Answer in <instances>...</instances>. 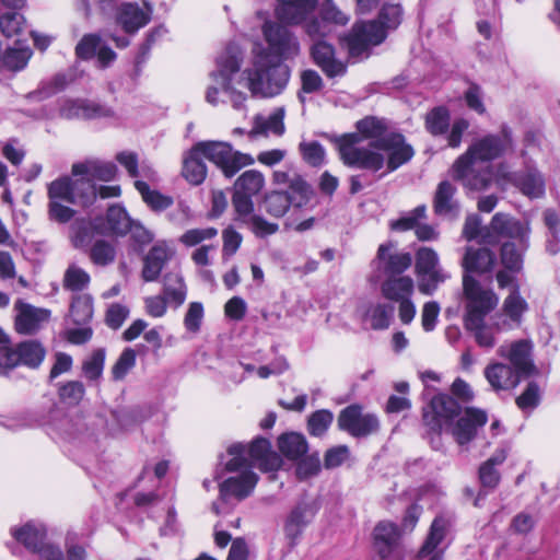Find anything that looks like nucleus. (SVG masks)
I'll return each mask as SVG.
<instances>
[{"label":"nucleus","mask_w":560,"mask_h":560,"mask_svg":"<svg viewBox=\"0 0 560 560\" xmlns=\"http://www.w3.org/2000/svg\"><path fill=\"white\" fill-rule=\"evenodd\" d=\"M262 34L268 44L269 54L255 57L253 66L241 71L243 55L235 44L229 45L215 60V69L210 72L211 83L206 90V101L212 106L225 103L222 95L229 97L233 108H245L248 90L253 96L272 97L282 92L289 70L282 60L293 59L301 51L298 37L279 23L267 21Z\"/></svg>","instance_id":"obj_1"},{"label":"nucleus","mask_w":560,"mask_h":560,"mask_svg":"<svg viewBox=\"0 0 560 560\" xmlns=\"http://www.w3.org/2000/svg\"><path fill=\"white\" fill-rule=\"evenodd\" d=\"M512 145L511 130L506 126H503L497 135H487L477 139L454 163V178L469 189H486L493 177L492 166L487 162L500 158L511 150Z\"/></svg>","instance_id":"obj_2"},{"label":"nucleus","mask_w":560,"mask_h":560,"mask_svg":"<svg viewBox=\"0 0 560 560\" xmlns=\"http://www.w3.org/2000/svg\"><path fill=\"white\" fill-rule=\"evenodd\" d=\"M459 412L460 407L454 398L445 394H439L423 409V422L430 431L438 434L443 430L451 429L457 443L464 445L475 438L478 428L483 427L488 418L485 411L468 408L456 424L452 425L454 418Z\"/></svg>","instance_id":"obj_3"},{"label":"nucleus","mask_w":560,"mask_h":560,"mask_svg":"<svg viewBox=\"0 0 560 560\" xmlns=\"http://www.w3.org/2000/svg\"><path fill=\"white\" fill-rule=\"evenodd\" d=\"M357 129L365 139H371L369 147H359L360 137L355 133L343 136L338 142L341 161L349 167L377 172L385 165V156L376 151L380 141L386 138L385 120L365 117L357 122Z\"/></svg>","instance_id":"obj_4"},{"label":"nucleus","mask_w":560,"mask_h":560,"mask_svg":"<svg viewBox=\"0 0 560 560\" xmlns=\"http://www.w3.org/2000/svg\"><path fill=\"white\" fill-rule=\"evenodd\" d=\"M48 196L50 218L66 223L72 219L74 211L61 205V201L88 207L95 201L96 190L89 179H72L65 176L50 183Z\"/></svg>","instance_id":"obj_5"},{"label":"nucleus","mask_w":560,"mask_h":560,"mask_svg":"<svg viewBox=\"0 0 560 560\" xmlns=\"http://www.w3.org/2000/svg\"><path fill=\"white\" fill-rule=\"evenodd\" d=\"M131 219L126 210L117 205L108 208L106 219L77 221L71 226V242L75 248L85 249L96 235H126L131 229Z\"/></svg>","instance_id":"obj_6"},{"label":"nucleus","mask_w":560,"mask_h":560,"mask_svg":"<svg viewBox=\"0 0 560 560\" xmlns=\"http://www.w3.org/2000/svg\"><path fill=\"white\" fill-rule=\"evenodd\" d=\"M228 454L231 456L225 464L228 471L252 469L254 466L266 472L276 471L282 464L280 456L271 451L270 442L264 438L254 440L249 446L242 443L232 444L228 448Z\"/></svg>","instance_id":"obj_7"},{"label":"nucleus","mask_w":560,"mask_h":560,"mask_svg":"<svg viewBox=\"0 0 560 560\" xmlns=\"http://www.w3.org/2000/svg\"><path fill=\"white\" fill-rule=\"evenodd\" d=\"M45 354L44 347L35 340L24 341L19 343L16 348H12L9 336L0 327L1 371H9L18 365L36 369L44 361Z\"/></svg>","instance_id":"obj_8"},{"label":"nucleus","mask_w":560,"mask_h":560,"mask_svg":"<svg viewBox=\"0 0 560 560\" xmlns=\"http://www.w3.org/2000/svg\"><path fill=\"white\" fill-rule=\"evenodd\" d=\"M195 148L200 155L219 166L226 177L234 176L241 168L255 162L249 154L233 151L232 145L228 142H199Z\"/></svg>","instance_id":"obj_9"},{"label":"nucleus","mask_w":560,"mask_h":560,"mask_svg":"<svg viewBox=\"0 0 560 560\" xmlns=\"http://www.w3.org/2000/svg\"><path fill=\"white\" fill-rule=\"evenodd\" d=\"M415 271L418 277V289L424 295H432L450 277L441 267L438 253L427 246L416 252Z\"/></svg>","instance_id":"obj_10"},{"label":"nucleus","mask_w":560,"mask_h":560,"mask_svg":"<svg viewBox=\"0 0 560 560\" xmlns=\"http://www.w3.org/2000/svg\"><path fill=\"white\" fill-rule=\"evenodd\" d=\"M463 290L466 299L464 322L486 318L499 303L494 291L482 288L471 275L463 276Z\"/></svg>","instance_id":"obj_11"},{"label":"nucleus","mask_w":560,"mask_h":560,"mask_svg":"<svg viewBox=\"0 0 560 560\" xmlns=\"http://www.w3.org/2000/svg\"><path fill=\"white\" fill-rule=\"evenodd\" d=\"M529 232L528 223L521 222L510 214L498 212L492 217L482 238L488 244H495L499 238H509L511 242L524 244L529 238Z\"/></svg>","instance_id":"obj_12"},{"label":"nucleus","mask_w":560,"mask_h":560,"mask_svg":"<svg viewBox=\"0 0 560 560\" xmlns=\"http://www.w3.org/2000/svg\"><path fill=\"white\" fill-rule=\"evenodd\" d=\"M386 37V32L376 21L357 23L345 43L351 57H361L366 55L369 48L381 44Z\"/></svg>","instance_id":"obj_13"},{"label":"nucleus","mask_w":560,"mask_h":560,"mask_svg":"<svg viewBox=\"0 0 560 560\" xmlns=\"http://www.w3.org/2000/svg\"><path fill=\"white\" fill-rule=\"evenodd\" d=\"M338 427L354 438H361L377 432L380 422L375 415L363 413L359 405H350L339 413Z\"/></svg>","instance_id":"obj_14"},{"label":"nucleus","mask_w":560,"mask_h":560,"mask_svg":"<svg viewBox=\"0 0 560 560\" xmlns=\"http://www.w3.org/2000/svg\"><path fill=\"white\" fill-rule=\"evenodd\" d=\"M373 264L387 277L402 276L411 266L412 256L399 250L395 243L387 242L378 246Z\"/></svg>","instance_id":"obj_15"},{"label":"nucleus","mask_w":560,"mask_h":560,"mask_svg":"<svg viewBox=\"0 0 560 560\" xmlns=\"http://www.w3.org/2000/svg\"><path fill=\"white\" fill-rule=\"evenodd\" d=\"M310 54L313 62L328 79L341 78L347 73V62L337 57L335 47L326 40L313 43Z\"/></svg>","instance_id":"obj_16"},{"label":"nucleus","mask_w":560,"mask_h":560,"mask_svg":"<svg viewBox=\"0 0 560 560\" xmlns=\"http://www.w3.org/2000/svg\"><path fill=\"white\" fill-rule=\"evenodd\" d=\"M58 116L63 119H94L112 116L106 106L88 100L61 98L57 102Z\"/></svg>","instance_id":"obj_17"},{"label":"nucleus","mask_w":560,"mask_h":560,"mask_svg":"<svg viewBox=\"0 0 560 560\" xmlns=\"http://www.w3.org/2000/svg\"><path fill=\"white\" fill-rule=\"evenodd\" d=\"M528 311V303L521 295L517 288L511 290L508 296L503 300L501 312L494 314L497 318V326L499 328H506L513 330L521 327L524 314Z\"/></svg>","instance_id":"obj_18"},{"label":"nucleus","mask_w":560,"mask_h":560,"mask_svg":"<svg viewBox=\"0 0 560 560\" xmlns=\"http://www.w3.org/2000/svg\"><path fill=\"white\" fill-rule=\"evenodd\" d=\"M399 532L392 522H380L374 528V547L378 560H400L398 550Z\"/></svg>","instance_id":"obj_19"},{"label":"nucleus","mask_w":560,"mask_h":560,"mask_svg":"<svg viewBox=\"0 0 560 560\" xmlns=\"http://www.w3.org/2000/svg\"><path fill=\"white\" fill-rule=\"evenodd\" d=\"M376 151H383L387 154L386 166L388 172L397 170L399 166L410 161L415 154L411 145L406 143L405 137L395 132L382 139Z\"/></svg>","instance_id":"obj_20"},{"label":"nucleus","mask_w":560,"mask_h":560,"mask_svg":"<svg viewBox=\"0 0 560 560\" xmlns=\"http://www.w3.org/2000/svg\"><path fill=\"white\" fill-rule=\"evenodd\" d=\"M234 471L237 472L235 476L225 479L220 485V494L223 498L235 497L242 500L253 492L257 485L258 476L249 468Z\"/></svg>","instance_id":"obj_21"},{"label":"nucleus","mask_w":560,"mask_h":560,"mask_svg":"<svg viewBox=\"0 0 560 560\" xmlns=\"http://www.w3.org/2000/svg\"><path fill=\"white\" fill-rule=\"evenodd\" d=\"M464 327L472 335L477 346L486 351H490L497 346L500 332L509 331L506 328L497 326L494 316H491L489 322H486V318L464 322Z\"/></svg>","instance_id":"obj_22"},{"label":"nucleus","mask_w":560,"mask_h":560,"mask_svg":"<svg viewBox=\"0 0 560 560\" xmlns=\"http://www.w3.org/2000/svg\"><path fill=\"white\" fill-rule=\"evenodd\" d=\"M72 175L80 176L79 179H89L94 186L93 179L109 182L115 178L117 167L112 162L98 159H89L72 165Z\"/></svg>","instance_id":"obj_23"},{"label":"nucleus","mask_w":560,"mask_h":560,"mask_svg":"<svg viewBox=\"0 0 560 560\" xmlns=\"http://www.w3.org/2000/svg\"><path fill=\"white\" fill-rule=\"evenodd\" d=\"M152 9L137 3H122L116 14L117 23L126 33L135 34L151 20Z\"/></svg>","instance_id":"obj_24"},{"label":"nucleus","mask_w":560,"mask_h":560,"mask_svg":"<svg viewBox=\"0 0 560 560\" xmlns=\"http://www.w3.org/2000/svg\"><path fill=\"white\" fill-rule=\"evenodd\" d=\"M497 353L499 357L508 359L512 368L522 376L528 375L534 369L529 358L530 346L525 340H517L511 345H501Z\"/></svg>","instance_id":"obj_25"},{"label":"nucleus","mask_w":560,"mask_h":560,"mask_svg":"<svg viewBox=\"0 0 560 560\" xmlns=\"http://www.w3.org/2000/svg\"><path fill=\"white\" fill-rule=\"evenodd\" d=\"M16 310L15 328L18 332L24 335L34 334L50 316L48 310L37 308L22 302L16 304Z\"/></svg>","instance_id":"obj_26"},{"label":"nucleus","mask_w":560,"mask_h":560,"mask_svg":"<svg viewBox=\"0 0 560 560\" xmlns=\"http://www.w3.org/2000/svg\"><path fill=\"white\" fill-rule=\"evenodd\" d=\"M509 180L520 189V191L534 199L545 195V178L536 168H527L516 172L509 176Z\"/></svg>","instance_id":"obj_27"},{"label":"nucleus","mask_w":560,"mask_h":560,"mask_svg":"<svg viewBox=\"0 0 560 560\" xmlns=\"http://www.w3.org/2000/svg\"><path fill=\"white\" fill-rule=\"evenodd\" d=\"M495 262L497 256L492 250L486 247H467L462 260V267L465 271L464 275L472 272L487 273L493 270Z\"/></svg>","instance_id":"obj_28"},{"label":"nucleus","mask_w":560,"mask_h":560,"mask_svg":"<svg viewBox=\"0 0 560 560\" xmlns=\"http://www.w3.org/2000/svg\"><path fill=\"white\" fill-rule=\"evenodd\" d=\"M447 526L448 521L443 516L434 518L428 537L419 550L420 559L429 557V560H443V549H439V546L445 537Z\"/></svg>","instance_id":"obj_29"},{"label":"nucleus","mask_w":560,"mask_h":560,"mask_svg":"<svg viewBox=\"0 0 560 560\" xmlns=\"http://www.w3.org/2000/svg\"><path fill=\"white\" fill-rule=\"evenodd\" d=\"M318 0H279L277 18L287 24H300L314 10Z\"/></svg>","instance_id":"obj_30"},{"label":"nucleus","mask_w":560,"mask_h":560,"mask_svg":"<svg viewBox=\"0 0 560 560\" xmlns=\"http://www.w3.org/2000/svg\"><path fill=\"white\" fill-rule=\"evenodd\" d=\"M485 376L494 390H505L516 387L522 375L511 365L497 362L485 369Z\"/></svg>","instance_id":"obj_31"},{"label":"nucleus","mask_w":560,"mask_h":560,"mask_svg":"<svg viewBox=\"0 0 560 560\" xmlns=\"http://www.w3.org/2000/svg\"><path fill=\"white\" fill-rule=\"evenodd\" d=\"M413 279L409 276L387 277L381 284L382 296L392 302H400L412 296Z\"/></svg>","instance_id":"obj_32"},{"label":"nucleus","mask_w":560,"mask_h":560,"mask_svg":"<svg viewBox=\"0 0 560 560\" xmlns=\"http://www.w3.org/2000/svg\"><path fill=\"white\" fill-rule=\"evenodd\" d=\"M11 534L27 550L36 552L45 542L46 528L40 523L27 522L21 527H13Z\"/></svg>","instance_id":"obj_33"},{"label":"nucleus","mask_w":560,"mask_h":560,"mask_svg":"<svg viewBox=\"0 0 560 560\" xmlns=\"http://www.w3.org/2000/svg\"><path fill=\"white\" fill-rule=\"evenodd\" d=\"M456 187L447 180L441 182L433 199L434 212L438 215L454 217L458 214L459 206L455 199Z\"/></svg>","instance_id":"obj_34"},{"label":"nucleus","mask_w":560,"mask_h":560,"mask_svg":"<svg viewBox=\"0 0 560 560\" xmlns=\"http://www.w3.org/2000/svg\"><path fill=\"white\" fill-rule=\"evenodd\" d=\"M171 307L178 308L187 296V287L183 276L177 271H170L163 278V294Z\"/></svg>","instance_id":"obj_35"},{"label":"nucleus","mask_w":560,"mask_h":560,"mask_svg":"<svg viewBox=\"0 0 560 560\" xmlns=\"http://www.w3.org/2000/svg\"><path fill=\"white\" fill-rule=\"evenodd\" d=\"M284 109L276 108L268 116L257 115L254 118V126L250 131L252 135H264L269 133L281 136L284 132Z\"/></svg>","instance_id":"obj_36"},{"label":"nucleus","mask_w":560,"mask_h":560,"mask_svg":"<svg viewBox=\"0 0 560 560\" xmlns=\"http://www.w3.org/2000/svg\"><path fill=\"white\" fill-rule=\"evenodd\" d=\"M182 175L191 185H200L207 176V166L195 147L183 159Z\"/></svg>","instance_id":"obj_37"},{"label":"nucleus","mask_w":560,"mask_h":560,"mask_svg":"<svg viewBox=\"0 0 560 560\" xmlns=\"http://www.w3.org/2000/svg\"><path fill=\"white\" fill-rule=\"evenodd\" d=\"M528 248V240L521 244L520 242L506 241L500 249V260L504 268L512 271L523 269V256Z\"/></svg>","instance_id":"obj_38"},{"label":"nucleus","mask_w":560,"mask_h":560,"mask_svg":"<svg viewBox=\"0 0 560 560\" xmlns=\"http://www.w3.org/2000/svg\"><path fill=\"white\" fill-rule=\"evenodd\" d=\"M167 259L168 252L166 247L160 245L153 246L144 258L142 269L143 279L148 282L155 281Z\"/></svg>","instance_id":"obj_39"},{"label":"nucleus","mask_w":560,"mask_h":560,"mask_svg":"<svg viewBox=\"0 0 560 560\" xmlns=\"http://www.w3.org/2000/svg\"><path fill=\"white\" fill-rule=\"evenodd\" d=\"M284 192L290 200V205L298 209L307 207L315 197L313 187L302 176L295 177L292 185Z\"/></svg>","instance_id":"obj_40"},{"label":"nucleus","mask_w":560,"mask_h":560,"mask_svg":"<svg viewBox=\"0 0 560 560\" xmlns=\"http://www.w3.org/2000/svg\"><path fill=\"white\" fill-rule=\"evenodd\" d=\"M278 447L289 459H298L305 455L308 450L304 435L295 432L285 433L279 436Z\"/></svg>","instance_id":"obj_41"},{"label":"nucleus","mask_w":560,"mask_h":560,"mask_svg":"<svg viewBox=\"0 0 560 560\" xmlns=\"http://www.w3.org/2000/svg\"><path fill=\"white\" fill-rule=\"evenodd\" d=\"M86 248H89L90 260L98 267H106L116 259V247L110 241L93 240Z\"/></svg>","instance_id":"obj_42"},{"label":"nucleus","mask_w":560,"mask_h":560,"mask_svg":"<svg viewBox=\"0 0 560 560\" xmlns=\"http://www.w3.org/2000/svg\"><path fill=\"white\" fill-rule=\"evenodd\" d=\"M32 55L33 52L28 46L16 44L5 50L1 58L2 67L12 71H20L26 67Z\"/></svg>","instance_id":"obj_43"},{"label":"nucleus","mask_w":560,"mask_h":560,"mask_svg":"<svg viewBox=\"0 0 560 560\" xmlns=\"http://www.w3.org/2000/svg\"><path fill=\"white\" fill-rule=\"evenodd\" d=\"M135 187L141 195L143 201L154 211L165 210L173 205L172 197L151 189L145 182L136 180Z\"/></svg>","instance_id":"obj_44"},{"label":"nucleus","mask_w":560,"mask_h":560,"mask_svg":"<svg viewBox=\"0 0 560 560\" xmlns=\"http://www.w3.org/2000/svg\"><path fill=\"white\" fill-rule=\"evenodd\" d=\"M265 187V177L257 170L244 172L235 182L234 189L252 197L257 196Z\"/></svg>","instance_id":"obj_45"},{"label":"nucleus","mask_w":560,"mask_h":560,"mask_svg":"<svg viewBox=\"0 0 560 560\" xmlns=\"http://www.w3.org/2000/svg\"><path fill=\"white\" fill-rule=\"evenodd\" d=\"M393 313V306L383 303H376L372 304L366 310L365 318L373 329L382 330L389 327Z\"/></svg>","instance_id":"obj_46"},{"label":"nucleus","mask_w":560,"mask_h":560,"mask_svg":"<svg viewBox=\"0 0 560 560\" xmlns=\"http://www.w3.org/2000/svg\"><path fill=\"white\" fill-rule=\"evenodd\" d=\"M93 316V301L88 294L75 295L70 306V318L74 324L85 325Z\"/></svg>","instance_id":"obj_47"},{"label":"nucleus","mask_w":560,"mask_h":560,"mask_svg":"<svg viewBox=\"0 0 560 560\" xmlns=\"http://www.w3.org/2000/svg\"><path fill=\"white\" fill-rule=\"evenodd\" d=\"M425 126L433 136L445 135L450 126V113L445 107H436L427 114Z\"/></svg>","instance_id":"obj_48"},{"label":"nucleus","mask_w":560,"mask_h":560,"mask_svg":"<svg viewBox=\"0 0 560 560\" xmlns=\"http://www.w3.org/2000/svg\"><path fill=\"white\" fill-rule=\"evenodd\" d=\"M105 350L100 348L94 350L82 363L83 375L90 381H97L104 370Z\"/></svg>","instance_id":"obj_49"},{"label":"nucleus","mask_w":560,"mask_h":560,"mask_svg":"<svg viewBox=\"0 0 560 560\" xmlns=\"http://www.w3.org/2000/svg\"><path fill=\"white\" fill-rule=\"evenodd\" d=\"M334 420V415L327 409H320L313 412L307 421V430L313 436L324 435Z\"/></svg>","instance_id":"obj_50"},{"label":"nucleus","mask_w":560,"mask_h":560,"mask_svg":"<svg viewBox=\"0 0 560 560\" xmlns=\"http://www.w3.org/2000/svg\"><path fill=\"white\" fill-rule=\"evenodd\" d=\"M90 283V275L77 265H70L63 276V287L71 291H81Z\"/></svg>","instance_id":"obj_51"},{"label":"nucleus","mask_w":560,"mask_h":560,"mask_svg":"<svg viewBox=\"0 0 560 560\" xmlns=\"http://www.w3.org/2000/svg\"><path fill=\"white\" fill-rule=\"evenodd\" d=\"M290 206V200L284 191H271L265 197V210L275 218L283 217Z\"/></svg>","instance_id":"obj_52"},{"label":"nucleus","mask_w":560,"mask_h":560,"mask_svg":"<svg viewBox=\"0 0 560 560\" xmlns=\"http://www.w3.org/2000/svg\"><path fill=\"white\" fill-rule=\"evenodd\" d=\"M25 22V18L20 12H7L0 15V30L4 36L13 37L22 32Z\"/></svg>","instance_id":"obj_53"},{"label":"nucleus","mask_w":560,"mask_h":560,"mask_svg":"<svg viewBox=\"0 0 560 560\" xmlns=\"http://www.w3.org/2000/svg\"><path fill=\"white\" fill-rule=\"evenodd\" d=\"M303 160L312 166H320L325 163V149L317 141H303L299 145Z\"/></svg>","instance_id":"obj_54"},{"label":"nucleus","mask_w":560,"mask_h":560,"mask_svg":"<svg viewBox=\"0 0 560 560\" xmlns=\"http://www.w3.org/2000/svg\"><path fill=\"white\" fill-rule=\"evenodd\" d=\"M232 203L237 219L242 222H248V219L254 215V202L252 196L234 189Z\"/></svg>","instance_id":"obj_55"},{"label":"nucleus","mask_w":560,"mask_h":560,"mask_svg":"<svg viewBox=\"0 0 560 560\" xmlns=\"http://www.w3.org/2000/svg\"><path fill=\"white\" fill-rule=\"evenodd\" d=\"M427 207L424 205L416 207L412 211L401 217L390 224L393 230L408 231L415 230L419 225V221L425 218Z\"/></svg>","instance_id":"obj_56"},{"label":"nucleus","mask_w":560,"mask_h":560,"mask_svg":"<svg viewBox=\"0 0 560 560\" xmlns=\"http://www.w3.org/2000/svg\"><path fill=\"white\" fill-rule=\"evenodd\" d=\"M205 316L203 305L200 302H191L184 316V326L191 334L199 332Z\"/></svg>","instance_id":"obj_57"},{"label":"nucleus","mask_w":560,"mask_h":560,"mask_svg":"<svg viewBox=\"0 0 560 560\" xmlns=\"http://www.w3.org/2000/svg\"><path fill=\"white\" fill-rule=\"evenodd\" d=\"M135 364L136 352L130 348L125 349L112 368L113 378L116 381L122 380Z\"/></svg>","instance_id":"obj_58"},{"label":"nucleus","mask_w":560,"mask_h":560,"mask_svg":"<svg viewBox=\"0 0 560 560\" xmlns=\"http://www.w3.org/2000/svg\"><path fill=\"white\" fill-rule=\"evenodd\" d=\"M101 46V37L96 34H86L78 43L75 55L80 59H91L95 56L97 48Z\"/></svg>","instance_id":"obj_59"},{"label":"nucleus","mask_w":560,"mask_h":560,"mask_svg":"<svg viewBox=\"0 0 560 560\" xmlns=\"http://www.w3.org/2000/svg\"><path fill=\"white\" fill-rule=\"evenodd\" d=\"M402 16V10L399 4H386L380 13V21H376L385 31V28H396Z\"/></svg>","instance_id":"obj_60"},{"label":"nucleus","mask_w":560,"mask_h":560,"mask_svg":"<svg viewBox=\"0 0 560 560\" xmlns=\"http://www.w3.org/2000/svg\"><path fill=\"white\" fill-rule=\"evenodd\" d=\"M218 230L214 228L206 229H191L186 231L180 237L179 242L186 246H196L202 241L211 240L217 236Z\"/></svg>","instance_id":"obj_61"},{"label":"nucleus","mask_w":560,"mask_h":560,"mask_svg":"<svg viewBox=\"0 0 560 560\" xmlns=\"http://www.w3.org/2000/svg\"><path fill=\"white\" fill-rule=\"evenodd\" d=\"M331 31V23L328 20L323 19V15H320L319 19H312L305 24V32L314 43L323 40V38L329 35Z\"/></svg>","instance_id":"obj_62"},{"label":"nucleus","mask_w":560,"mask_h":560,"mask_svg":"<svg viewBox=\"0 0 560 560\" xmlns=\"http://www.w3.org/2000/svg\"><path fill=\"white\" fill-rule=\"evenodd\" d=\"M320 470V459L319 455L312 454L310 456L304 457L296 467V475L300 479H307L312 476H315Z\"/></svg>","instance_id":"obj_63"},{"label":"nucleus","mask_w":560,"mask_h":560,"mask_svg":"<svg viewBox=\"0 0 560 560\" xmlns=\"http://www.w3.org/2000/svg\"><path fill=\"white\" fill-rule=\"evenodd\" d=\"M440 310L441 307L435 301L424 303L421 311V325L425 331L429 332L435 328Z\"/></svg>","instance_id":"obj_64"}]
</instances>
